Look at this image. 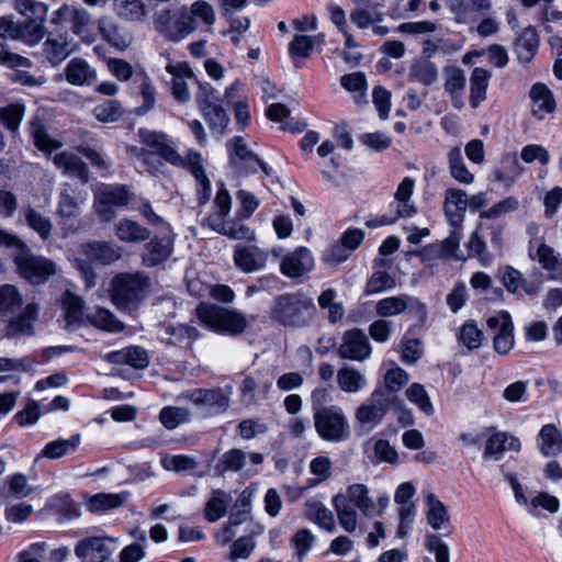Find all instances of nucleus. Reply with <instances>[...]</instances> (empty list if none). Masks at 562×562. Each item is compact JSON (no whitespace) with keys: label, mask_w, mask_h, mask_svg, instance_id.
Masks as SVG:
<instances>
[{"label":"nucleus","mask_w":562,"mask_h":562,"mask_svg":"<svg viewBox=\"0 0 562 562\" xmlns=\"http://www.w3.org/2000/svg\"><path fill=\"white\" fill-rule=\"evenodd\" d=\"M215 21V9L205 0H196L190 5L162 7L153 16L155 31L172 43L183 41L200 26L211 32Z\"/></svg>","instance_id":"f257e3e1"},{"label":"nucleus","mask_w":562,"mask_h":562,"mask_svg":"<svg viewBox=\"0 0 562 562\" xmlns=\"http://www.w3.org/2000/svg\"><path fill=\"white\" fill-rule=\"evenodd\" d=\"M38 305L27 303L23 306V296L12 284L0 285V319L7 323L8 336L32 334Z\"/></svg>","instance_id":"f03ea898"},{"label":"nucleus","mask_w":562,"mask_h":562,"mask_svg":"<svg viewBox=\"0 0 562 562\" xmlns=\"http://www.w3.org/2000/svg\"><path fill=\"white\" fill-rule=\"evenodd\" d=\"M315 312L313 301L305 294L284 293L274 299L270 317L284 327L303 328L312 323Z\"/></svg>","instance_id":"7ed1b4c3"},{"label":"nucleus","mask_w":562,"mask_h":562,"mask_svg":"<svg viewBox=\"0 0 562 562\" xmlns=\"http://www.w3.org/2000/svg\"><path fill=\"white\" fill-rule=\"evenodd\" d=\"M195 314L205 327L217 334L238 336L248 327V321L243 313L215 304L201 302Z\"/></svg>","instance_id":"20e7f679"},{"label":"nucleus","mask_w":562,"mask_h":562,"mask_svg":"<svg viewBox=\"0 0 562 562\" xmlns=\"http://www.w3.org/2000/svg\"><path fill=\"white\" fill-rule=\"evenodd\" d=\"M111 285L113 303L117 308L131 312L146 296L150 280L144 272L121 273L113 278Z\"/></svg>","instance_id":"39448f33"},{"label":"nucleus","mask_w":562,"mask_h":562,"mask_svg":"<svg viewBox=\"0 0 562 562\" xmlns=\"http://www.w3.org/2000/svg\"><path fill=\"white\" fill-rule=\"evenodd\" d=\"M317 435L325 441L341 442L350 437V425L341 407L330 405L328 411L313 415Z\"/></svg>","instance_id":"423d86ee"},{"label":"nucleus","mask_w":562,"mask_h":562,"mask_svg":"<svg viewBox=\"0 0 562 562\" xmlns=\"http://www.w3.org/2000/svg\"><path fill=\"white\" fill-rule=\"evenodd\" d=\"M14 256V263L19 274L31 284H41L56 273L57 268L54 261L42 256L33 255L25 245L24 249Z\"/></svg>","instance_id":"0eeeda50"},{"label":"nucleus","mask_w":562,"mask_h":562,"mask_svg":"<svg viewBox=\"0 0 562 562\" xmlns=\"http://www.w3.org/2000/svg\"><path fill=\"white\" fill-rule=\"evenodd\" d=\"M130 202V193L124 186L100 184L93 194V210L102 222H111L116 209Z\"/></svg>","instance_id":"6e6552de"},{"label":"nucleus","mask_w":562,"mask_h":562,"mask_svg":"<svg viewBox=\"0 0 562 562\" xmlns=\"http://www.w3.org/2000/svg\"><path fill=\"white\" fill-rule=\"evenodd\" d=\"M263 462V454L251 452L247 454L244 450L232 448L224 452L218 459L215 470L223 475L227 472L241 473L245 477H251L259 471L256 468Z\"/></svg>","instance_id":"1a4fd4ad"},{"label":"nucleus","mask_w":562,"mask_h":562,"mask_svg":"<svg viewBox=\"0 0 562 562\" xmlns=\"http://www.w3.org/2000/svg\"><path fill=\"white\" fill-rule=\"evenodd\" d=\"M394 404L386 391H373L355 412V419L370 429L381 424L386 413Z\"/></svg>","instance_id":"9d476101"},{"label":"nucleus","mask_w":562,"mask_h":562,"mask_svg":"<svg viewBox=\"0 0 562 562\" xmlns=\"http://www.w3.org/2000/svg\"><path fill=\"white\" fill-rule=\"evenodd\" d=\"M138 136L142 144L148 148L147 151L150 155L156 154L173 166L184 167L187 156H180L167 134L162 132L139 128Z\"/></svg>","instance_id":"9b49d317"},{"label":"nucleus","mask_w":562,"mask_h":562,"mask_svg":"<svg viewBox=\"0 0 562 562\" xmlns=\"http://www.w3.org/2000/svg\"><path fill=\"white\" fill-rule=\"evenodd\" d=\"M115 549V539L106 536H94L78 541L75 547V554L83 562H105Z\"/></svg>","instance_id":"f8f14e48"},{"label":"nucleus","mask_w":562,"mask_h":562,"mask_svg":"<svg viewBox=\"0 0 562 562\" xmlns=\"http://www.w3.org/2000/svg\"><path fill=\"white\" fill-rule=\"evenodd\" d=\"M182 397L209 414H222L229 406V397L221 389H195L182 394Z\"/></svg>","instance_id":"ddd939ff"},{"label":"nucleus","mask_w":562,"mask_h":562,"mask_svg":"<svg viewBox=\"0 0 562 562\" xmlns=\"http://www.w3.org/2000/svg\"><path fill=\"white\" fill-rule=\"evenodd\" d=\"M338 355L342 359L363 361L371 355V346L363 330L353 328L345 331Z\"/></svg>","instance_id":"4468645a"},{"label":"nucleus","mask_w":562,"mask_h":562,"mask_svg":"<svg viewBox=\"0 0 562 562\" xmlns=\"http://www.w3.org/2000/svg\"><path fill=\"white\" fill-rule=\"evenodd\" d=\"M268 252L256 245H237L234 248L233 261L245 273L259 271L266 267Z\"/></svg>","instance_id":"2eb2a0df"},{"label":"nucleus","mask_w":562,"mask_h":562,"mask_svg":"<svg viewBox=\"0 0 562 562\" xmlns=\"http://www.w3.org/2000/svg\"><path fill=\"white\" fill-rule=\"evenodd\" d=\"M161 236L153 237L145 246L142 254V262L145 267H155L166 261L173 250V237L171 233H160Z\"/></svg>","instance_id":"dca6fc26"},{"label":"nucleus","mask_w":562,"mask_h":562,"mask_svg":"<svg viewBox=\"0 0 562 562\" xmlns=\"http://www.w3.org/2000/svg\"><path fill=\"white\" fill-rule=\"evenodd\" d=\"M183 168H187L194 177L199 204L204 205L211 198L212 188L211 182L204 171L201 154L192 149L188 150L187 161Z\"/></svg>","instance_id":"f3484780"},{"label":"nucleus","mask_w":562,"mask_h":562,"mask_svg":"<svg viewBox=\"0 0 562 562\" xmlns=\"http://www.w3.org/2000/svg\"><path fill=\"white\" fill-rule=\"evenodd\" d=\"M314 268V258L305 247L286 254L280 263L281 272L288 278H299Z\"/></svg>","instance_id":"a211bd4d"},{"label":"nucleus","mask_w":562,"mask_h":562,"mask_svg":"<svg viewBox=\"0 0 562 562\" xmlns=\"http://www.w3.org/2000/svg\"><path fill=\"white\" fill-rule=\"evenodd\" d=\"M498 273L502 283L510 293H517L519 290H522L527 295L536 296L541 291L542 281L540 278L536 281H526L522 273L510 266L501 268Z\"/></svg>","instance_id":"6ab92c4d"},{"label":"nucleus","mask_w":562,"mask_h":562,"mask_svg":"<svg viewBox=\"0 0 562 562\" xmlns=\"http://www.w3.org/2000/svg\"><path fill=\"white\" fill-rule=\"evenodd\" d=\"M468 207V195L461 189L449 188L445 193L443 211L449 224L460 228Z\"/></svg>","instance_id":"aec40b11"},{"label":"nucleus","mask_w":562,"mask_h":562,"mask_svg":"<svg viewBox=\"0 0 562 562\" xmlns=\"http://www.w3.org/2000/svg\"><path fill=\"white\" fill-rule=\"evenodd\" d=\"M81 251L101 265H111L122 257V248L113 241H89L81 245Z\"/></svg>","instance_id":"412c9836"},{"label":"nucleus","mask_w":562,"mask_h":562,"mask_svg":"<svg viewBox=\"0 0 562 562\" xmlns=\"http://www.w3.org/2000/svg\"><path fill=\"white\" fill-rule=\"evenodd\" d=\"M65 78L72 86H90L95 82L97 70L80 57L72 58L65 67Z\"/></svg>","instance_id":"4be33fe9"},{"label":"nucleus","mask_w":562,"mask_h":562,"mask_svg":"<svg viewBox=\"0 0 562 562\" xmlns=\"http://www.w3.org/2000/svg\"><path fill=\"white\" fill-rule=\"evenodd\" d=\"M519 449L518 438L507 432H494L486 440L483 458L499 460L505 451H518Z\"/></svg>","instance_id":"5701e85b"},{"label":"nucleus","mask_w":562,"mask_h":562,"mask_svg":"<svg viewBox=\"0 0 562 562\" xmlns=\"http://www.w3.org/2000/svg\"><path fill=\"white\" fill-rule=\"evenodd\" d=\"M166 70L172 75V95L181 103H186L191 99L188 80H194L191 69L187 65L169 64Z\"/></svg>","instance_id":"b1692460"},{"label":"nucleus","mask_w":562,"mask_h":562,"mask_svg":"<svg viewBox=\"0 0 562 562\" xmlns=\"http://www.w3.org/2000/svg\"><path fill=\"white\" fill-rule=\"evenodd\" d=\"M160 334L169 345L190 347L198 337V329L187 324H161Z\"/></svg>","instance_id":"393cba45"},{"label":"nucleus","mask_w":562,"mask_h":562,"mask_svg":"<svg viewBox=\"0 0 562 562\" xmlns=\"http://www.w3.org/2000/svg\"><path fill=\"white\" fill-rule=\"evenodd\" d=\"M341 494L347 504L358 508L366 517L376 515V505L369 496V490L364 484H351L347 487L346 493Z\"/></svg>","instance_id":"a878e982"},{"label":"nucleus","mask_w":562,"mask_h":562,"mask_svg":"<svg viewBox=\"0 0 562 562\" xmlns=\"http://www.w3.org/2000/svg\"><path fill=\"white\" fill-rule=\"evenodd\" d=\"M530 257L538 260L542 268L548 271L551 280L562 282V259L552 247L539 243L536 254L530 252Z\"/></svg>","instance_id":"bb28decb"},{"label":"nucleus","mask_w":562,"mask_h":562,"mask_svg":"<svg viewBox=\"0 0 562 562\" xmlns=\"http://www.w3.org/2000/svg\"><path fill=\"white\" fill-rule=\"evenodd\" d=\"M53 162L65 175L77 177L82 183H87L90 179L87 165L72 153L61 151L56 154Z\"/></svg>","instance_id":"cd10ccee"},{"label":"nucleus","mask_w":562,"mask_h":562,"mask_svg":"<svg viewBox=\"0 0 562 562\" xmlns=\"http://www.w3.org/2000/svg\"><path fill=\"white\" fill-rule=\"evenodd\" d=\"M232 501L231 493L221 488L212 490L203 509L205 520L209 522L218 521L227 514Z\"/></svg>","instance_id":"c85d7f7f"},{"label":"nucleus","mask_w":562,"mask_h":562,"mask_svg":"<svg viewBox=\"0 0 562 562\" xmlns=\"http://www.w3.org/2000/svg\"><path fill=\"white\" fill-rule=\"evenodd\" d=\"M75 50L76 46L71 44L68 36L61 34L48 37L43 45V53L52 66L59 65Z\"/></svg>","instance_id":"c756f323"},{"label":"nucleus","mask_w":562,"mask_h":562,"mask_svg":"<svg viewBox=\"0 0 562 562\" xmlns=\"http://www.w3.org/2000/svg\"><path fill=\"white\" fill-rule=\"evenodd\" d=\"M85 199H78L72 194L69 184H64L58 194L56 214L60 218V223L65 225L68 220L78 217L81 213V204Z\"/></svg>","instance_id":"7c9ffc66"},{"label":"nucleus","mask_w":562,"mask_h":562,"mask_svg":"<svg viewBox=\"0 0 562 562\" xmlns=\"http://www.w3.org/2000/svg\"><path fill=\"white\" fill-rule=\"evenodd\" d=\"M29 131L35 147L42 153L49 155L63 146V143L52 137L43 121L35 116L31 120Z\"/></svg>","instance_id":"2f4dec72"},{"label":"nucleus","mask_w":562,"mask_h":562,"mask_svg":"<svg viewBox=\"0 0 562 562\" xmlns=\"http://www.w3.org/2000/svg\"><path fill=\"white\" fill-rule=\"evenodd\" d=\"M98 26L103 38L115 48L123 50L133 43V35L109 18H101Z\"/></svg>","instance_id":"473e14b6"},{"label":"nucleus","mask_w":562,"mask_h":562,"mask_svg":"<svg viewBox=\"0 0 562 562\" xmlns=\"http://www.w3.org/2000/svg\"><path fill=\"white\" fill-rule=\"evenodd\" d=\"M532 100V114L542 120L547 114L555 109V101L550 89L543 83H536L530 90Z\"/></svg>","instance_id":"72a5a7b5"},{"label":"nucleus","mask_w":562,"mask_h":562,"mask_svg":"<svg viewBox=\"0 0 562 562\" xmlns=\"http://www.w3.org/2000/svg\"><path fill=\"white\" fill-rule=\"evenodd\" d=\"M539 46V37L536 30L531 26L525 27L515 41V53L522 64L532 60Z\"/></svg>","instance_id":"f704fd0d"},{"label":"nucleus","mask_w":562,"mask_h":562,"mask_svg":"<svg viewBox=\"0 0 562 562\" xmlns=\"http://www.w3.org/2000/svg\"><path fill=\"white\" fill-rule=\"evenodd\" d=\"M305 517L329 532L336 530L333 513L318 499L311 498L306 501Z\"/></svg>","instance_id":"c9c22d12"},{"label":"nucleus","mask_w":562,"mask_h":562,"mask_svg":"<svg viewBox=\"0 0 562 562\" xmlns=\"http://www.w3.org/2000/svg\"><path fill=\"white\" fill-rule=\"evenodd\" d=\"M114 234L123 243H142L150 236L146 227L130 218H121L114 225Z\"/></svg>","instance_id":"e433bc0d"},{"label":"nucleus","mask_w":562,"mask_h":562,"mask_svg":"<svg viewBox=\"0 0 562 562\" xmlns=\"http://www.w3.org/2000/svg\"><path fill=\"white\" fill-rule=\"evenodd\" d=\"M492 72L482 67H475L470 77V104L476 109L486 100V92Z\"/></svg>","instance_id":"4c0bfd02"},{"label":"nucleus","mask_w":562,"mask_h":562,"mask_svg":"<svg viewBox=\"0 0 562 562\" xmlns=\"http://www.w3.org/2000/svg\"><path fill=\"white\" fill-rule=\"evenodd\" d=\"M337 384L340 391L353 394L366 387L367 379L356 368L344 366L337 371Z\"/></svg>","instance_id":"58836bf2"},{"label":"nucleus","mask_w":562,"mask_h":562,"mask_svg":"<svg viewBox=\"0 0 562 562\" xmlns=\"http://www.w3.org/2000/svg\"><path fill=\"white\" fill-rule=\"evenodd\" d=\"M263 532V527L255 525L249 533L241 536L231 544L229 560L236 562L239 559H247L250 557L256 548L255 537Z\"/></svg>","instance_id":"ea45409f"},{"label":"nucleus","mask_w":562,"mask_h":562,"mask_svg":"<svg viewBox=\"0 0 562 562\" xmlns=\"http://www.w3.org/2000/svg\"><path fill=\"white\" fill-rule=\"evenodd\" d=\"M446 2L459 23H465L469 14L487 11L491 7L490 0H446Z\"/></svg>","instance_id":"a19ab883"},{"label":"nucleus","mask_w":562,"mask_h":562,"mask_svg":"<svg viewBox=\"0 0 562 562\" xmlns=\"http://www.w3.org/2000/svg\"><path fill=\"white\" fill-rule=\"evenodd\" d=\"M539 439L543 456L555 457L562 452V435L554 425H544L539 432Z\"/></svg>","instance_id":"79ce46f5"},{"label":"nucleus","mask_w":562,"mask_h":562,"mask_svg":"<svg viewBox=\"0 0 562 562\" xmlns=\"http://www.w3.org/2000/svg\"><path fill=\"white\" fill-rule=\"evenodd\" d=\"M408 79L424 86H430L438 79V68L428 59H417L409 67Z\"/></svg>","instance_id":"37998d69"},{"label":"nucleus","mask_w":562,"mask_h":562,"mask_svg":"<svg viewBox=\"0 0 562 562\" xmlns=\"http://www.w3.org/2000/svg\"><path fill=\"white\" fill-rule=\"evenodd\" d=\"M448 164L450 176L461 184H471L474 181V175L467 168L461 148L453 147L448 153Z\"/></svg>","instance_id":"c03bdc74"},{"label":"nucleus","mask_w":562,"mask_h":562,"mask_svg":"<svg viewBox=\"0 0 562 562\" xmlns=\"http://www.w3.org/2000/svg\"><path fill=\"white\" fill-rule=\"evenodd\" d=\"M415 187V181L412 178H404L398 184L395 192V199L397 201L396 217H412L416 209L409 202Z\"/></svg>","instance_id":"a18cd8bd"},{"label":"nucleus","mask_w":562,"mask_h":562,"mask_svg":"<svg viewBox=\"0 0 562 562\" xmlns=\"http://www.w3.org/2000/svg\"><path fill=\"white\" fill-rule=\"evenodd\" d=\"M333 505L340 527L350 533L356 531L358 517L356 508L346 503L341 493H338L333 497Z\"/></svg>","instance_id":"49530a36"},{"label":"nucleus","mask_w":562,"mask_h":562,"mask_svg":"<svg viewBox=\"0 0 562 562\" xmlns=\"http://www.w3.org/2000/svg\"><path fill=\"white\" fill-rule=\"evenodd\" d=\"M23 215L26 225L36 232L43 240H47L50 237L53 224L49 217L41 214L31 204L23 207Z\"/></svg>","instance_id":"de8ad7c7"},{"label":"nucleus","mask_w":562,"mask_h":562,"mask_svg":"<svg viewBox=\"0 0 562 562\" xmlns=\"http://www.w3.org/2000/svg\"><path fill=\"white\" fill-rule=\"evenodd\" d=\"M79 442H80L79 435H74L69 439H57V440L50 441L44 446L41 453L36 457V460L40 458H48V459L61 458L69 451L76 450Z\"/></svg>","instance_id":"09e8293b"},{"label":"nucleus","mask_w":562,"mask_h":562,"mask_svg":"<svg viewBox=\"0 0 562 562\" xmlns=\"http://www.w3.org/2000/svg\"><path fill=\"white\" fill-rule=\"evenodd\" d=\"M126 498V493H99L88 501L87 506L91 513H103L122 506Z\"/></svg>","instance_id":"8fccbe9b"},{"label":"nucleus","mask_w":562,"mask_h":562,"mask_svg":"<svg viewBox=\"0 0 562 562\" xmlns=\"http://www.w3.org/2000/svg\"><path fill=\"white\" fill-rule=\"evenodd\" d=\"M408 374L400 367L391 368L384 375V386L376 387L375 391H386L389 396L392 398V403L395 404L397 395L396 393L408 383Z\"/></svg>","instance_id":"3c124183"},{"label":"nucleus","mask_w":562,"mask_h":562,"mask_svg":"<svg viewBox=\"0 0 562 562\" xmlns=\"http://www.w3.org/2000/svg\"><path fill=\"white\" fill-rule=\"evenodd\" d=\"M63 306L68 326H79L83 322L85 304L80 297L66 292L63 297Z\"/></svg>","instance_id":"603ef678"},{"label":"nucleus","mask_w":562,"mask_h":562,"mask_svg":"<svg viewBox=\"0 0 562 562\" xmlns=\"http://www.w3.org/2000/svg\"><path fill=\"white\" fill-rule=\"evenodd\" d=\"M18 41H22L27 45L37 44L45 35L44 22L35 18H26L24 22H20Z\"/></svg>","instance_id":"864d4df0"},{"label":"nucleus","mask_w":562,"mask_h":562,"mask_svg":"<svg viewBox=\"0 0 562 562\" xmlns=\"http://www.w3.org/2000/svg\"><path fill=\"white\" fill-rule=\"evenodd\" d=\"M524 171L516 154L506 155L501 162L499 169L495 171V178L506 186H510Z\"/></svg>","instance_id":"5fc2aeb1"},{"label":"nucleus","mask_w":562,"mask_h":562,"mask_svg":"<svg viewBox=\"0 0 562 562\" xmlns=\"http://www.w3.org/2000/svg\"><path fill=\"white\" fill-rule=\"evenodd\" d=\"M134 83L137 85V90L143 98V104L138 108L137 112L144 114L155 105L156 89L149 77L144 72H139L135 76Z\"/></svg>","instance_id":"6e6d98bb"},{"label":"nucleus","mask_w":562,"mask_h":562,"mask_svg":"<svg viewBox=\"0 0 562 562\" xmlns=\"http://www.w3.org/2000/svg\"><path fill=\"white\" fill-rule=\"evenodd\" d=\"M426 504L428 507L427 510V521L428 524L436 530L441 529V527L449 521V515L447 512V507L437 499L432 494H428L426 497Z\"/></svg>","instance_id":"4d7b16f0"},{"label":"nucleus","mask_w":562,"mask_h":562,"mask_svg":"<svg viewBox=\"0 0 562 562\" xmlns=\"http://www.w3.org/2000/svg\"><path fill=\"white\" fill-rule=\"evenodd\" d=\"M13 8L25 18H35L46 21L48 5L44 0H13Z\"/></svg>","instance_id":"13d9d810"},{"label":"nucleus","mask_w":562,"mask_h":562,"mask_svg":"<svg viewBox=\"0 0 562 562\" xmlns=\"http://www.w3.org/2000/svg\"><path fill=\"white\" fill-rule=\"evenodd\" d=\"M70 23L72 33L78 35L85 43L91 44L94 42V35L89 30L90 15L86 9L77 8Z\"/></svg>","instance_id":"bf43d9fd"},{"label":"nucleus","mask_w":562,"mask_h":562,"mask_svg":"<svg viewBox=\"0 0 562 562\" xmlns=\"http://www.w3.org/2000/svg\"><path fill=\"white\" fill-rule=\"evenodd\" d=\"M24 105L20 103H13L0 108V123H2L12 134H16L20 123L24 116Z\"/></svg>","instance_id":"052dcab7"},{"label":"nucleus","mask_w":562,"mask_h":562,"mask_svg":"<svg viewBox=\"0 0 562 562\" xmlns=\"http://www.w3.org/2000/svg\"><path fill=\"white\" fill-rule=\"evenodd\" d=\"M159 419L167 429H175L190 419V411L186 407L167 406L160 411Z\"/></svg>","instance_id":"680f3d73"},{"label":"nucleus","mask_w":562,"mask_h":562,"mask_svg":"<svg viewBox=\"0 0 562 562\" xmlns=\"http://www.w3.org/2000/svg\"><path fill=\"white\" fill-rule=\"evenodd\" d=\"M232 165H236L237 160L252 161L256 154L247 147L245 139L241 136H236L226 143Z\"/></svg>","instance_id":"e2e57ef3"},{"label":"nucleus","mask_w":562,"mask_h":562,"mask_svg":"<svg viewBox=\"0 0 562 562\" xmlns=\"http://www.w3.org/2000/svg\"><path fill=\"white\" fill-rule=\"evenodd\" d=\"M405 395L411 403L415 404L426 415L430 416L434 414V406L424 385L419 383H413L405 391Z\"/></svg>","instance_id":"0e129e2a"},{"label":"nucleus","mask_w":562,"mask_h":562,"mask_svg":"<svg viewBox=\"0 0 562 562\" xmlns=\"http://www.w3.org/2000/svg\"><path fill=\"white\" fill-rule=\"evenodd\" d=\"M206 120L210 128L220 134L224 133V130L228 125L229 117L226 114L225 110L217 103L211 105L206 110H200Z\"/></svg>","instance_id":"69168bd1"},{"label":"nucleus","mask_w":562,"mask_h":562,"mask_svg":"<svg viewBox=\"0 0 562 562\" xmlns=\"http://www.w3.org/2000/svg\"><path fill=\"white\" fill-rule=\"evenodd\" d=\"M458 340L469 350L477 349L482 345L483 333L477 328L475 322L468 321L460 328Z\"/></svg>","instance_id":"338daca9"},{"label":"nucleus","mask_w":562,"mask_h":562,"mask_svg":"<svg viewBox=\"0 0 562 562\" xmlns=\"http://www.w3.org/2000/svg\"><path fill=\"white\" fill-rule=\"evenodd\" d=\"M115 8L120 16L130 21H143L146 15L145 7L139 0H116Z\"/></svg>","instance_id":"774afa93"}]
</instances>
